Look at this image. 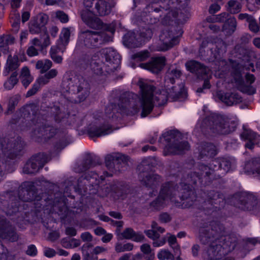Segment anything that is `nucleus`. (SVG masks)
<instances>
[{
    "label": "nucleus",
    "instance_id": "1a4fd4ad",
    "mask_svg": "<svg viewBox=\"0 0 260 260\" xmlns=\"http://www.w3.org/2000/svg\"><path fill=\"white\" fill-rule=\"evenodd\" d=\"M101 55L102 57L105 58L106 60V63H104L101 67V70L103 71L101 74L104 71L110 74L119 68L120 64V56L113 49L111 48L103 49Z\"/></svg>",
    "mask_w": 260,
    "mask_h": 260
},
{
    "label": "nucleus",
    "instance_id": "79ce46f5",
    "mask_svg": "<svg viewBox=\"0 0 260 260\" xmlns=\"http://www.w3.org/2000/svg\"><path fill=\"white\" fill-rule=\"evenodd\" d=\"M160 177L158 175L156 174H152L151 176H147L143 181L146 185L152 187L155 186L158 184Z\"/></svg>",
    "mask_w": 260,
    "mask_h": 260
},
{
    "label": "nucleus",
    "instance_id": "c03bdc74",
    "mask_svg": "<svg viewBox=\"0 0 260 260\" xmlns=\"http://www.w3.org/2000/svg\"><path fill=\"white\" fill-rule=\"evenodd\" d=\"M70 37V31L68 28H64L61 31L60 40L61 44L66 46L69 43Z\"/></svg>",
    "mask_w": 260,
    "mask_h": 260
},
{
    "label": "nucleus",
    "instance_id": "b1692460",
    "mask_svg": "<svg viewBox=\"0 0 260 260\" xmlns=\"http://www.w3.org/2000/svg\"><path fill=\"white\" fill-rule=\"evenodd\" d=\"M160 40L164 44V50H167L169 48L179 43L178 36L172 37L168 30H164L159 36Z\"/></svg>",
    "mask_w": 260,
    "mask_h": 260
},
{
    "label": "nucleus",
    "instance_id": "8fccbe9b",
    "mask_svg": "<svg viewBox=\"0 0 260 260\" xmlns=\"http://www.w3.org/2000/svg\"><path fill=\"white\" fill-rule=\"evenodd\" d=\"M58 48L56 47H52L50 49V54L52 59L56 63H60L62 62V58L61 56L57 55Z\"/></svg>",
    "mask_w": 260,
    "mask_h": 260
},
{
    "label": "nucleus",
    "instance_id": "f704fd0d",
    "mask_svg": "<svg viewBox=\"0 0 260 260\" xmlns=\"http://www.w3.org/2000/svg\"><path fill=\"white\" fill-rule=\"evenodd\" d=\"M92 158L90 154H87L84 158L82 163L79 166V172H84L89 169L92 165Z\"/></svg>",
    "mask_w": 260,
    "mask_h": 260
},
{
    "label": "nucleus",
    "instance_id": "72a5a7b5",
    "mask_svg": "<svg viewBox=\"0 0 260 260\" xmlns=\"http://www.w3.org/2000/svg\"><path fill=\"white\" fill-rule=\"evenodd\" d=\"M15 42V38L10 35H4L0 37V48L8 49V46L13 44Z\"/></svg>",
    "mask_w": 260,
    "mask_h": 260
},
{
    "label": "nucleus",
    "instance_id": "9b49d317",
    "mask_svg": "<svg viewBox=\"0 0 260 260\" xmlns=\"http://www.w3.org/2000/svg\"><path fill=\"white\" fill-rule=\"evenodd\" d=\"M209 123L213 132L220 134H228L235 131L236 126H230L229 122L221 115L212 113L208 118Z\"/></svg>",
    "mask_w": 260,
    "mask_h": 260
},
{
    "label": "nucleus",
    "instance_id": "6ab92c4d",
    "mask_svg": "<svg viewBox=\"0 0 260 260\" xmlns=\"http://www.w3.org/2000/svg\"><path fill=\"white\" fill-rule=\"evenodd\" d=\"M241 139L247 141L245 147L251 149L260 142V136L251 130H246L241 135Z\"/></svg>",
    "mask_w": 260,
    "mask_h": 260
},
{
    "label": "nucleus",
    "instance_id": "603ef678",
    "mask_svg": "<svg viewBox=\"0 0 260 260\" xmlns=\"http://www.w3.org/2000/svg\"><path fill=\"white\" fill-rule=\"evenodd\" d=\"M44 28H46L45 25L48 22L49 17L47 15L44 13H40L36 17L34 18Z\"/></svg>",
    "mask_w": 260,
    "mask_h": 260
},
{
    "label": "nucleus",
    "instance_id": "2f4dec72",
    "mask_svg": "<svg viewBox=\"0 0 260 260\" xmlns=\"http://www.w3.org/2000/svg\"><path fill=\"white\" fill-rule=\"evenodd\" d=\"M141 252L143 253L146 260H153L155 254L151 249L150 246L148 244H144L140 247Z\"/></svg>",
    "mask_w": 260,
    "mask_h": 260
},
{
    "label": "nucleus",
    "instance_id": "4d7b16f0",
    "mask_svg": "<svg viewBox=\"0 0 260 260\" xmlns=\"http://www.w3.org/2000/svg\"><path fill=\"white\" fill-rule=\"evenodd\" d=\"M96 60H97V56H96V52H95L91 57L90 59L88 60V61L89 62L90 68L94 72L98 70V63L96 62Z\"/></svg>",
    "mask_w": 260,
    "mask_h": 260
},
{
    "label": "nucleus",
    "instance_id": "cd10ccee",
    "mask_svg": "<svg viewBox=\"0 0 260 260\" xmlns=\"http://www.w3.org/2000/svg\"><path fill=\"white\" fill-rule=\"evenodd\" d=\"M152 230H149L145 231V233L149 238L154 240L159 238V235L157 233L158 232L160 233H162L165 232L164 229L158 226L157 224L153 222L151 224Z\"/></svg>",
    "mask_w": 260,
    "mask_h": 260
},
{
    "label": "nucleus",
    "instance_id": "f257e3e1",
    "mask_svg": "<svg viewBox=\"0 0 260 260\" xmlns=\"http://www.w3.org/2000/svg\"><path fill=\"white\" fill-rule=\"evenodd\" d=\"M181 75L177 69H170L166 73L164 85L159 92L154 91V87L150 82L142 79L139 80V95L132 94L127 101L122 100L118 106L121 112L127 111V114L135 115L141 112V117H145L152 111L155 105L162 106L168 100L173 101L186 95L183 84L174 85L175 79Z\"/></svg>",
    "mask_w": 260,
    "mask_h": 260
},
{
    "label": "nucleus",
    "instance_id": "a878e982",
    "mask_svg": "<svg viewBox=\"0 0 260 260\" xmlns=\"http://www.w3.org/2000/svg\"><path fill=\"white\" fill-rule=\"evenodd\" d=\"M260 158H256L245 165V171L260 177Z\"/></svg>",
    "mask_w": 260,
    "mask_h": 260
},
{
    "label": "nucleus",
    "instance_id": "bf43d9fd",
    "mask_svg": "<svg viewBox=\"0 0 260 260\" xmlns=\"http://www.w3.org/2000/svg\"><path fill=\"white\" fill-rule=\"evenodd\" d=\"M56 17L63 23H66L69 21L68 16L63 11H57L56 12Z\"/></svg>",
    "mask_w": 260,
    "mask_h": 260
},
{
    "label": "nucleus",
    "instance_id": "ea45409f",
    "mask_svg": "<svg viewBox=\"0 0 260 260\" xmlns=\"http://www.w3.org/2000/svg\"><path fill=\"white\" fill-rule=\"evenodd\" d=\"M168 235H169L168 239L169 244L170 247L173 248L175 254L180 255L181 250L179 246L176 243V237L174 235H171L170 234H168Z\"/></svg>",
    "mask_w": 260,
    "mask_h": 260
},
{
    "label": "nucleus",
    "instance_id": "6e6552de",
    "mask_svg": "<svg viewBox=\"0 0 260 260\" xmlns=\"http://www.w3.org/2000/svg\"><path fill=\"white\" fill-rule=\"evenodd\" d=\"M185 66L188 71L197 74L199 78H201L205 80L203 88H199L197 90V92L201 93L203 92L204 89L210 88V84L209 79L211 77L212 73L209 69L203 67L201 64L194 60L187 62Z\"/></svg>",
    "mask_w": 260,
    "mask_h": 260
},
{
    "label": "nucleus",
    "instance_id": "393cba45",
    "mask_svg": "<svg viewBox=\"0 0 260 260\" xmlns=\"http://www.w3.org/2000/svg\"><path fill=\"white\" fill-rule=\"evenodd\" d=\"M228 245V244L226 242H224L223 244L221 245L220 244H216L215 246L214 245L212 244L210 248L209 251L213 253V255L215 256V259H219V256H221L222 254H224L227 251H230L231 249V247H229L228 250H226V247ZM234 244L231 243L230 247L232 246V249L234 248Z\"/></svg>",
    "mask_w": 260,
    "mask_h": 260
},
{
    "label": "nucleus",
    "instance_id": "0e129e2a",
    "mask_svg": "<svg viewBox=\"0 0 260 260\" xmlns=\"http://www.w3.org/2000/svg\"><path fill=\"white\" fill-rule=\"evenodd\" d=\"M111 132V131L108 125H106V127L103 128L101 127L100 128H99V137L108 135L110 134Z\"/></svg>",
    "mask_w": 260,
    "mask_h": 260
},
{
    "label": "nucleus",
    "instance_id": "423d86ee",
    "mask_svg": "<svg viewBox=\"0 0 260 260\" xmlns=\"http://www.w3.org/2000/svg\"><path fill=\"white\" fill-rule=\"evenodd\" d=\"M86 10L81 12L83 21L90 28L96 29L98 27V0H84Z\"/></svg>",
    "mask_w": 260,
    "mask_h": 260
},
{
    "label": "nucleus",
    "instance_id": "7c9ffc66",
    "mask_svg": "<svg viewBox=\"0 0 260 260\" xmlns=\"http://www.w3.org/2000/svg\"><path fill=\"white\" fill-rule=\"evenodd\" d=\"M18 75L17 72H14L8 78L7 80L4 83V88L8 90L12 89L18 82V79L17 78Z\"/></svg>",
    "mask_w": 260,
    "mask_h": 260
},
{
    "label": "nucleus",
    "instance_id": "6e6d98bb",
    "mask_svg": "<svg viewBox=\"0 0 260 260\" xmlns=\"http://www.w3.org/2000/svg\"><path fill=\"white\" fill-rule=\"evenodd\" d=\"M249 28L251 31L256 33L259 31V28L256 21L253 17L248 22Z\"/></svg>",
    "mask_w": 260,
    "mask_h": 260
},
{
    "label": "nucleus",
    "instance_id": "052dcab7",
    "mask_svg": "<svg viewBox=\"0 0 260 260\" xmlns=\"http://www.w3.org/2000/svg\"><path fill=\"white\" fill-rule=\"evenodd\" d=\"M55 134V129L50 126H47L45 136H44L45 139H50L53 137Z\"/></svg>",
    "mask_w": 260,
    "mask_h": 260
},
{
    "label": "nucleus",
    "instance_id": "4468645a",
    "mask_svg": "<svg viewBox=\"0 0 260 260\" xmlns=\"http://www.w3.org/2000/svg\"><path fill=\"white\" fill-rule=\"evenodd\" d=\"M152 31L151 29H146L145 31H143L140 35L141 41H143V43L150 39L152 36ZM124 44L129 48H134L139 47L142 44V43L137 42L135 34L133 31H129L126 34L123 38Z\"/></svg>",
    "mask_w": 260,
    "mask_h": 260
},
{
    "label": "nucleus",
    "instance_id": "de8ad7c7",
    "mask_svg": "<svg viewBox=\"0 0 260 260\" xmlns=\"http://www.w3.org/2000/svg\"><path fill=\"white\" fill-rule=\"evenodd\" d=\"M119 160L112 156H108L106 157V165L109 170H112L113 168H119Z\"/></svg>",
    "mask_w": 260,
    "mask_h": 260
},
{
    "label": "nucleus",
    "instance_id": "4be33fe9",
    "mask_svg": "<svg viewBox=\"0 0 260 260\" xmlns=\"http://www.w3.org/2000/svg\"><path fill=\"white\" fill-rule=\"evenodd\" d=\"M81 34L85 38L84 43L85 45L89 48L96 49L98 42V31L92 30H85L81 31Z\"/></svg>",
    "mask_w": 260,
    "mask_h": 260
},
{
    "label": "nucleus",
    "instance_id": "5701e85b",
    "mask_svg": "<svg viewBox=\"0 0 260 260\" xmlns=\"http://www.w3.org/2000/svg\"><path fill=\"white\" fill-rule=\"evenodd\" d=\"M20 65L18 56L16 54L14 55L9 54L7 57L5 67L4 73L5 75H8L10 72H17Z\"/></svg>",
    "mask_w": 260,
    "mask_h": 260
},
{
    "label": "nucleus",
    "instance_id": "9d476101",
    "mask_svg": "<svg viewBox=\"0 0 260 260\" xmlns=\"http://www.w3.org/2000/svg\"><path fill=\"white\" fill-rule=\"evenodd\" d=\"M50 159V157L44 153L33 155L24 165L23 172L26 174H36Z\"/></svg>",
    "mask_w": 260,
    "mask_h": 260
},
{
    "label": "nucleus",
    "instance_id": "f3484780",
    "mask_svg": "<svg viewBox=\"0 0 260 260\" xmlns=\"http://www.w3.org/2000/svg\"><path fill=\"white\" fill-rule=\"evenodd\" d=\"M99 40L103 43L112 41V36L115 32V26L113 23H104L99 19Z\"/></svg>",
    "mask_w": 260,
    "mask_h": 260
},
{
    "label": "nucleus",
    "instance_id": "bb28decb",
    "mask_svg": "<svg viewBox=\"0 0 260 260\" xmlns=\"http://www.w3.org/2000/svg\"><path fill=\"white\" fill-rule=\"evenodd\" d=\"M236 197H239V202L236 204V206L242 210H248L249 207L247 205L249 204L248 202L251 200V196L246 192H243L236 195Z\"/></svg>",
    "mask_w": 260,
    "mask_h": 260
},
{
    "label": "nucleus",
    "instance_id": "e2e57ef3",
    "mask_svg": "<svg viewBox=\"0 0 260 260\" xmlns=\"http://www.w3.org/2000/svg\"><path fill=\"white\" fill-rule=\"evenodd\" d=\"M40 86L39 85L38 83H35L31 89L29 90L26 93V97H29L35 94L39 90Z\"/></svg>",
    "mask_w": 260,
    "mask_h": 260
},
{
    "label": "nucleus",
    "instance_id": "338daca9",
    "mask_svg": "<svg viewBox=\"0 0 260 260\" xmlns=\"http://www.w3.org/2000/svg\"><path fill=\"white\" fill-rule=\"evenodd\" d=\"M26 53L29 56L31 57L38 55V51L34 46H31L28 48Z\"/></svg>",
    "mask_w": 260,
    "mask_h": 260
},
{
    "label": "nucleus",
    "instance_id": "37998d69",
    "mask_svg": "<svg viewBox=\"0 0 260 260\" xmlns=\"http://www.w3.org/2000/svg\"><path fill=\"white\" fill-rule=\"evenodd\" d=\"M244 60H246L247 61L244 64V67L245 69L249 71L252 72L254 71L253 63L251 62L253 58H254V55L253 53H249L247 56H245Z\"/></svg>",
    "mask_w": 260,
    "mask_h": 260
},
{
    "label": "nucleus",
    "instance_id": "774afa93",
    "mask_svg": "<svg viewBox=\"0 0 260 260\" xmlns=\"http://www.w3.org/2000/svg\"><path fill=\"white\" fill-rule=\"evenodd\" d=\"M49 82L48 77L45 75L40 76L37 80V83L40 86L47 84Z\"/></svg>",
    "mask_w": 260,
    "mask_h": 260
},
{
    "label": "nucleus",
    "instance_id": "680f3d73",
    "mask_svg": "<svg viewBox=\"0 0 260 260\" xmlns=\"http://www.w3.org/2000/svg\"><path fill=\"white\" fill-rule=\"evenodd\" d=\"M70 142V140L66 139L56 143V144L55 146V147L56 148L57 150H61L64 148Z\"/></svg>",
    "mask_w": 260,
    "mask_h": 260
},
{
    "label": "nucleus",
    "instance_id": "ddd939ff",
    "mask_svg": "<svg viewBox=\"0 0 260 260\" xmlns=\"http://www.w3.org/2000/svg\"><path fill=\"white\" fill-rule=\"evenodd\" d=\"M226 13H222L219 15H214L207 18V21L210 22H223L225 21L223 26V31L227 34H231L236 30L237 22L235 18L230 17Z\"/></svg>",
    "mask_w": 260,
    "mask_h": 260
},
{
    "label": "nucleus",
    "instance_id": "0eeeda50",
    "mask_svg": "<svg viewBox=\"0 0 260 260\" xmlns=\"http://www.w3.org/2000/svg\"><path fill=\"white\" fill-rule=\"evenodd\" d=\"M176 191L175 188L172 183H168L161 188L159 196L156 200L150 204L152 209L159 210L170 202L176 203L174 199V193Z\"/></svg>",
    "mask_w": 260,
    "mask_h": 260
},
{
    "label": "nucleus",
    "instance_id": "aec40b11",
    "mask_svg": "<svg viewBox=\"0 0 260 260\" xmlns=\"http://www.w3.org/2000/svg\"><path fill=\"white\" fill-rule=\"evenodd\" d=\"M216 96L222 102L229 106H232L242 101L241 96L236 93H226L224 94L221 91L216 92Z\"/></svg>",
    "mask_w": 260,
    "mask_h": 260
},
{
    "label": "nucleus",
    "instance_id": "4c0bfd02",
    "mask_svg": "<svg viewBox=\"0 0 260 260\" xmlns=\"http://www.w3.org/2000/svg\"><path fill=\"white\" fill-rule=\"evenodd\" d=\"M52 63L51 61L46 59L44 61L39 60L37 62L36 67L37 69L41 70V73H43L47 72L52 67Z\"/></svg>",
    "mask_w": 260,
    "mask_h": 260
},
{
    "label": "nucleus",
    "instance_id": "2eb2a0df",
    "mask_svg": "<svg viewBox=\"0 0 260 260\" xmlns=\"http://www.w3.org/2000/svg\"><path fill=\"white\" fill-rule=\"evenodd\" d=\"M187 179V181L189 182L188 185H183L182 183L180 185L182 188L180 190H181V193L183 194L181 197V200L182 201L186 200L185 202L182 203V205H184V206L186 207L190 206L192 205V204L190 203V201L193 202V199L195 197L194 192L191 190L189 185L192 183H197V180L200 179V177L196 173H194L190 177H188Z\"/></svg>",
    "mask_w": 260,
    "mask_h": 260
},
{
    "label": "nucleus",
    "instance_id": "13d9d810",
    "mask_svg": "<svg viewBox=\"0 0 260 260\" xmlns=\"http://www.w3.org/2000/svg\"><path fill=\"white\" fill-rule=\"evenodd\" d=\"M46 128L47 126L42 125L37 129H35L34 131V134L39 138L44 137V136H45Z\"/></svg>",
    "mask_w": 260,
    "mask_h": 260
},
{
    "label": "nucleus",
    "instance_id": "69168bd1",
    "mask_svg": "<svg viewBox=\"0 0 260 260\" xmlns=\"http://www.w3.org/2000/svg\"><path fill=\"white\" fill-rule=\"evenodd\" d=\"M26 254L30 256H35L37 254V250L34 245H30L28 247Z\"/></svg>",
    "mask_w": 260,
    "mask_h": 260
},
{
    "label": "nucleus",
    "instance_id": "f8f14e48",
    "mask_svg": "<svg viewBox=\"0 0 260 260\" xmlns=\"http://www.w3.org/2000/svg\"><path fill=\"white\" fill-rule=\"evenodd\" d=\"M255 81V77L252 74H247L243 80L240 73L235 74L234 83L236 87L241 91L248 94H253L256 92L255 87L252 85Z\"/></svg>",
    "mask_w": 260,
    "mask_h": 260
},
{
    "label": "nucleus",
    "instance_id": "09e8293b",
    "mask_svg": "<svg viewBox=\"0 0 260 260\" xmlns=\"http://www.w3.org/2000/svg\"><path fill=\"white\" fill-rule=\"evenodd\" d=\"M19 202L16 200L14 203L12 202L11 205H9L6 213L8 215H12L17 213L19 210Z\"/></svg>",
    "mask_w": 260,
    "mask_h": 260
},
{
    "label": "nucleus",
    "instance_id": "dca6fc26",
    "mask_svg": "<svg viewBox=\"0 0 260 260\" xmlns=\"http://www.w3.org/2000/svg\"><path fill=\"white\" fill-rule=\"evenodd\" d=\"M0 238L11 242L18 238L15 228L4 216H0Z\"/></svg>",
    "mask_w": 260,
    "mask_h": 260
},
{
    "label": "nucleus",
    "instance_id": "c85d7f7f",
    "mask_svg": "<svg viewBox=\"0 0 260 260\" xmlns=\"http://www.w3.org/2000/svg\"><path fill=\"white\" fill-rule=\"evenodd\" d=\"M85 260H97L98 259V247L92 248L90 244H87L84 247Z\"/></svg>",
    "mask_w": 260,
    "mask_h": 260
},
{
    "label": "nucleus",
    "instance_id": "e433bc0d",
    "mask_svg": "<svg viewBox=\"0 0 260 260\" xmlns=\"http://www.w3.org/2000/svg\"><path fill=\"white\" fill-rule=\"evenodd\" d=\"M241 8V4L238 1L231 0L228 3L227 10L231 13H237L240 11Z\"/></svg>",
    "mask_w": 260,
    "mask_h": 260
},
{
    "label": "nucleus",
    "instance_id": "412c9836",
    "mask_svg": "<svg viewBox=\"0 0 260 260\" xmlns=\"http://www.w3.org/2000/svg\"><path fill=\"white\" fill-rule=\"evenodd\" d=\"M220 51L218 50L217 54H214L216 60H214V75L215 77L221 78L224 77L227 69H228V66L227 62L224 60H217L218 56L219 55Z\"/></svg>",
    "mask_w": 260,
    "mask_h": 260
},
{
    "label": "nucleus",
    "instance_id": "3c124183",
    "mask_svg": "<svg viewBox=\"0 0 260 260\" xmlns=\"http://www.w3.org/2000/svg\"><path fill=\"white\" fill-rule=\"evenodd\" d=\"M150 56L149 52L147 50H144L136 53L133 55V58L137 61H144Z\"/></svg>",
    "mask_w": 260,
    "mask_h": 260
},
{
    "label": "nucleus",
    "instance_id": "c9c22d12",
    "mask_svg": "<svg viewBox=\"0 0 260 260\" xmlns=\"http://www.w3.org/2000/svg\"><path fill=\"white\" fill-rule=\"evenodd\" d=\"M122 237L125 239H133V240L140 242L143 239L142 235H136L131 229H126L122 234Z\"/></svg>",
    "mask_w": 260,
    "mask_h": 260
},
{
    "label": "nucleus",
    "instance_id": "864d4df0",
    "mask_svg": "<svg viewBox=\"0 0 260 260\" xmlns=\"http://www.w3.org/2000/svg\"><path fill=\"white\" fill-rule=\"evenodd\" d=\"M88 134L94 141L98 138V126L96 124H90L88 127Z\"/></svg>",
    "mask_w": 260,
    "mask_h": 260
},
{
    "label": "nucleus",
    "instance_id": "39448f33",
    "mask_svg": "<svg viewBox=\"0 0 260 260\" xmlns=\"http://www.w3.org/2000/svg\"><path fill=\"white\" fill-rule=\"evenodd\" d=\"M88 83L82 76H77L69 83V92H72L76 97L73 100L75 103L84 101L89 93Z\"/></svg>",
    "mask_w": 260,
    "mask_h": 260
},
{
    "label": "nucleus",
    "instance_id": "5fc2aeb1",
    "mask_svg": "<svg viewBox=\"0 0 260 260\" xmlns=\"http://www.w3.org/2000/svg\"><path fill=\"white\" fill-rule=\"evenodd\" d=\"M103 235V237L102 238V240L104 243L109 242L113 236L111 234H106V231L102 228L99 227V236Z\"/></svg>",
    "mask_w": 260,
    "mask_h": 260
},
{
    "label": "nucleus",
    "instance_id": "a211bd4d",
    "mask_svg": "<svg viewBox=\"0 0 260 260\" xmlns=\"http://www.w3.org/2000/svg\"><path fill=\"white\" fill-rule=\"evenodd\" d=\"M166 59L164 57L153 58L148 63H142L140 66L141 68L147 70L153 73H158L165 65Z\"/></svg>",
    "mask_w": 260,
    "mask_h": 260
},
{
    "label": "nucleus",
    "instance_id": "473e14b6",
    "mask_svg": "<svg viewBox=\"0 0 260 260\" xmlns=\"http://www.w3.org/2000/svg\"><path fill=\"white\" fill-rule=\"evenodd\" d=\"M20 99V96L18 94L15 95L9 99L8 108L5 114L8 115L12 113L17 105Z\"/></svg>",
    "mask_w": 260,
    "mask_h": 260
},
{
    "label": "nucleus",
    "instance_id": "c756f323",
    "mask_svg": "<svg viewBox=\"0 0 260 260\" xmlns=\"http://www.w3.org/2000/svg\"><path fill=\"white\" fill-rule=\"evenodd\" d=\"M29 29L30 32L32 34H39L42 31L46 34L47 32V28L42 26L34 18L29 22Z\"/></svg>",
    "mask_w": 260,
    "mask_h": 260
},
{
    "label": "nucleus",
    "instance_id": "49530a36",
    "mask_svg": "<svg viewBox=\"0 0 260 260\" xmlns=\"http://www.w3.org/2000/svg\"><path fill=\"white\" fill-rule=\"evenodd\" d=\"M201 154L209 157L215 155L216 154L215 146L212 144H208L203 151L201 152Z\"/></svg>",
    "mask_w": 260,
    "mask_h": 260
},
{
    "label": "nucleus",
    "instance_id": "a18cd8bd",
    "mask_svg": "<svg viewBox=\"0 0 260 260\" xmlns=\"http://www.w3.org/2000/svg\"><path fill=\"white\" fill-rule=\"evenodd\" d=\"M111 6L107 2L101 3L99 6V15L104 16L109 14L111 12Z\"/></svg>",
    "mask_w": 260,
    "mask_h": 260
},
{
    "label": "nucleus",
    "instance_id": "7ed1b4c3",
    "mask_svg": "<svg viewBox=\"0 0 260 260\" xmlns=\"http://www.w3.org/2000/svg\"><path fill=\"white\" fill-rule=\"evenodd\" d=\"M178 134V133H176L174 131H169L162 134L160 140L163 141L164 139L167 143L164 149L165 155L181 154L189 148V145L187 142L179 144L176 142V138Z\"/></svg>",
    "mask_w": 260,
    "mask_h": 260
},
{
    "label": "nucleus",
    "instance_id": "58836bf2",
    "mask_svg": "<svg viewBox=\"0 0 260 260\" xmlns=\"http://www.w3.org/2000/svg\"><path fill=\"white\" fill-rule=\"evenodd\" d=\"M134 245L131 243H122L117 242L115 244V250L117 252L129 251L133 250Z\"/></svg>",
    "mask_w": 260,
    "mask_h": 260
},
{
    "label": "nucleus",
    "instance_id": "f03ea898",
    "mask_svg": "<svg viewBox=\"0 0 260 260\" xmlns=\"http://www.w3.org/2000/svg\"><path fill=\"white\" fill-rule=\"evenodd\" d=\"M19 199L23 202H31L33 201H40L42 203L46 202L48 205L56 206L62 199L55 194H51L48 197L46 193L41 196L38 194V190L32 182H23L18 189Z\"/></svg>",
    "mask_w": 260,
    "mask_h": 260
},
{
    "label": "nucleus",
    "instance_id": "a19ab883",
    "mask_svg": "<svg viewBox=\"0 0 260 260\" xmlns=\"http://www.w3.org/2000/svg\"><path fill=\"white\" fill-rule=\"evenodd\" d=\"M157 256L159 260H174L173 254L168 249H166L160 250Z\"/></svg>",
    "mask_w": 260,
    "mask_h": 260
},
{
    "label": "nucleus",
    "instance_id": "20e7f679",
    "mask_svg": "<svg viewBox=\"0 0 260 260\" xmlns=\"http://www.w3.org/2000/svg\"><path fill=\"white\" fill-rule=\"evenodd\" d=\"M0 145L5 156L14 159L20 155L24 142L20 137L4 138L0 140Z\"/></svg>",
    "mask_w": 260,
    "mask_h": 260
}]
</instances>
